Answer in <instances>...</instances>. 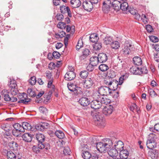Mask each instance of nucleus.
Instances as JSON below:
<instances>
[{
	"mask_svg": "<svg viewBox=\"0 0 159 159\" xmlns=\"http://www.w3.org/2000/svg\"><path fill=\"white\" fill-rule=\"evenodd\" d=\"M112 140L107 139L104 142L98 143L96 145V148L97 150L100 152H105L108 150L112 146Z\"/></svg>",
	"mask_w": 159,
	"mask_h": 159,
	"instance_id": "1",
	"label": "nucleus"
},
{
	"mask_svg": "<svg viewBox=\"0 0 159 159\" xmlns=\"http://www.w3.org/2000/svg\"><path fill=\"white\" fill-rule=\"evenodd\" d=\"M93 113V116L95 124L101 128L104 127L106 125L104 119L100 116L99 112Z\"/></svg>",
	"mask_w": 159,
	"mask_h": 159,
	"instance_id": "2",
	"label": "nucleus"
},
{
	"mask_svg": "<svg viewBox=\"0 0 159 159\" xmlns=\"http://www.w3.org/2000/svg\"><path fill=\"white\" fill-rule=\"evenodd\" d=\"M36 138L38 141V146L39 148L42 149L44 148L47 150L49 148V145L47 144L46 145H44V143L45 139V136L41 133L37 134L36 135Z\"/></svg>",
	"mask_w": 159,
	"mask_h": 159,
	"instance_id": "3",
	"label": "nucleus"
},
{
	"mask_svg": "<svg viewBox=\"0 0 159 159\" xmlns=\"http://www.w3.org/2000/svg\"><path fill=\"white\" fill-rule=\"evenodd\" d=\"M111 91L109 87L107 86H101L98 89V93L101 96L107 95L111 93Z\"/></svg>",
	"mask_w": 159,
	"mask_h": 159,
	"instance_id": "4",
	"label": "nucleus"
},
{
	"mask_svg": "<svg viewBox=\"0 0 159 159\" xmlns=\"http://www.w3.org/2000/svg\"><path fill=\"white\" fill-rule=\"evenodd\" d=\"M67 86L69 89L70 91L74 92V93L77 95L82 94V92L81 91V88L80 87H76V88L75 85L73 84L68 83Z\"/></svg>",
	"mask_w": 159,
	"mask_h": 159,
	"instance_id": "5",
	"label": "nucleus"
},
{
	"mask_svg": "<svg viewBox=\"0 0 159 159\" xmlns=\"http://www.w3.org/2000/svg\"><path fill=\"white\" fill-rule=\"evenodd\" d=\"M132 46L127 42H125L124 44V48H123L122 52L125 55L129 54L133 50Z\"/></svg>",
	"mask_w": 159,
	"mask_h": 159,
	"instance_id": "6",
	"label": "nucleus"
},
{
	"mask_svg": "<svg viewBox=\"0 0 159 159\" xmlns=\"http://www.w3.org/2000/svg\"><path fill=\"white\" fill-rule=\"evenodd\" d=\"M93 96V98L95 99H97L99 100V98L101 99V96L97 94V93H94ZM100 100L102 105V104L107 105L111 102V100L106 97H102Z\"/></svg>",
	"mask_w": 159,
	"mask_h": 159,
	"instance_id": "7",
	"label": "nucleus"
},
{
	"mask_svg": "<svg viewBox=\"0 0 159 159\" xmlns=\"http://www.w3.org/2000/svg\"><path fill=\"white\" fill-rule=\"evenodd\" d=\"M112 2L110 0H104L103 2L102 10L105 12L111 8Z\"/></svg>",
	"mask_w": 159,
	"mask_h": 159,
	"instance_id": "8",
	"label": "nucleus"
},
{
	"mask_svg": "<svg viewBox=\"0 0 159 159\" xmlns=\"http://www.w3.org/2000/svg\"><path fill=\"white\" fill-rule=\"evenodd\" d=\"M105 83L109 86V87L111 91V90L114 91L117 88L118 86V82H116V80L110 81L109 82H106V81H105Z\"/></svg>",
	"mask_w": 159,
	"mask_h": 159,
	"instance_id": "9",
	"label": "nucleus"
},
{
	"mask_svg": "<svg viewBox=\"0 0 159 159\" xmlns=\"http://www.w3.org/2000/svg\"><path fill=\"white\" fill-rule=\"evenodd\" d=\"M156 135L153 133H150V137L152 138V139H150V150L153 149V148L157 146V143L154 139Z\"/></svg>",
	"mask_w": 159,
	"mask_h": 159,
	"instance_id": "10",
	"label": "nucleus"
},
{
	"mask_svg": "<svg viewBox=\"0 0 159 159\" xmlns=\"http://www.w3.org/2000/svg\"><path fill=\"white\" fill-rule=\"evenodd\" d=\"M93 5L89 1H86L83 3V7L85 10L90 11L93 8Z\"/></svg>",
	"mask_w": 159,
	"mask_h": 159,
	"instance_id": "11",
	"label": "nucleus"
},
{
	"mask_svg": "<svg viewBox=\"0 0 159 159\" xmlns=\"http://www.w3.org/2000/svg\"><path fill=\"white\" fill-rule=\"evenodd\" d=\"M91 107L94 109L100 108L102 106V103L99 100L97 99L93 101L91 103Z\"/></svg>",
	"mask_w": 159,
	"mask_h": 159,
	"instance_id": "12",
	"label": "nucleus"
},
{
	"mask_svg": "<svg viewBox=\"0 0 159 159\" xmlns=\"http://www.w3.org/2000/svg\"><path fill=\"white\" fill-rule=\"evenodd\" d=\"M113 110V107L111 105L105 106L103 110V113L106 115H109L111 114Z\"/></svg>",
	"mask_w": 159,
	"mask_h": 159,
	"instance_id": "13",
	"label": "nucleus"
},
{
	"mask_svg": "<svg viewBox=\"0 0 159 159\" xmlns=\"http://www.w3.org/2000/svg\"><path fill=\"white\" fill-rule=\"evenodd\" d=\"M75 77V74L74 72L67 71L65 74L64 77L66 80H71Z\"/></svg>",
	"mask_w": 159,
	"mask_h": 159,
	"instance_id": "14",
	"label": "nucleus"
},
{
	"mask_svg": "<svg viewBox=\"0 0 159 159\" xmlns=\"http://www.w3.org/2000/svg\"><path fill=\"white\" fill-rule=\"evenodd\" d=\"M115 148L116 149L117 151H120L124 149V143L121 141H116L114 143Z\"/></svg>",
	"mask_w": 159,
	"mask_h": 159,
	"instance_id": "15",
	"label": "nucleus"
},
{
	"mask_svg": "<svg viewBox=\"0 0 159 159\" xmlns=\"http://www.w3.org/2000/svg\"><path fill=\"white\" fill-rule=\"evenodd\" d=\"M4 152L7 154V159H16V154L11 151H8L7 150H4Z\"/></svg>",
	"mask_w": 159,
	"mask_h": 159,
	"instance_id": "16",
	"label": "nucleus"
},
{
	"mask_svg": "<svg viewBox=\"0 0 159 159\" xmlns=\"http://www.w3.org/2000/svg\"><path fill=\"white\" fill-rule=\"evenodd\" d=\"M78 102L81 106L84 107L87 106L90 103L89 99L86 97L81 98L79 100Z\"/></svg>",
	"mask_w": 159,
	"mask_h": 159,
	"instance_id": "17",
	"label": "nucleus"
},
{
	"mask_svg": "<svg viewBox=\"0 0 159 159\" xmlns=\"http://www.w3.org/2000/svg\"><path fill=\"white\" fill-rule=\"evenodd\" d=\"M129 156V152L127 150L123 149L120 152V158L122 159H128Z\"/></svg>",
	"mask_w": 159,
	"mask_h": 159,
	"instance_id": "18",
	"label": "nucleus"
},
{
	"mask_svg": "<svg viewBox=\"0 0 159 159\" xmlns=\"http://www.w3.org/2000/svg\"><path fill=\"white\" fill-rule=\"evenodd\" d=\"M22 132H24L25 130L33 131V128L29 123L26 122H23L22 123Z\"/></svg>",
	"mask_w": 159,
	"mask_h": 159,
	"instance_id": "19",
	"label": "nucleus"
},
{
	"mask_svg": "<svg viewBox=\"0 0 159 159\" xmlns=\"http://www.w3.org/2000/svg\"><path fill=\"white\" fill-rule=\"evenodd\" d=\"M93 80L90 78L86 79L84 84V87L86 89H89L91 88L93 84Z\"/></svg>",
	"mask_w": 159,
	"mask_h": 159,
	"instance_id": "20",
	"label": "nucleus"
},
{
	"mask_svg": "<svg viewBox=\"0 0 159 159\" xmlns=\"http://www.w3.org/2000/svg\"><path fill=\"white\" fill-rule=\"evenodd\" d=\"M60 10L62 13H67L68 16L70 17L72 16L70 10L68 7L62 6L60 7Z\"/></svg>",
	"mask_w": 159,
	"mask_h": 159,
	"instance_id": "21",
	"label": "nucleus"
},
{
	"mask_svg": "<svg viewBox=\"0 0 159 159\" xmlns=\"http://www.w3.org/2000/svg\"><path fill=\"white\" fill-rule=\"evenodd\" d=\"M23 140L27 142H30L32 140L33 135L30 133H25L21 136Z\"/></svg>",
	"mask_w": 159,
	"mask_h": 159,
	"instance_id": "22",
	"label": "nucleus"
},
{
	"mask_svg": "<svg viewBox=\"0 0 159 159\" xmlns=\"http://www.w3.org/2000/svg\"><path fill=\"white\" fill-rule=\"evenodd\" d=\"M99 62L103 63L106 61L107 59V57L106 54L104 53H100L98 55Z\"/></svg>",
	"mask_w": 159,
	"mask_h": 159,
	"instance_id": "23",
	"label": "nucleus"
},
{
	"mask_svg": "<svg viewBox=\"0 0 159 159\" xmlns=\"http://www.w3.org/2000/svg\"><path fill=\"white\" fill-rule=\"evenodd\" d=\"M108 153L109 156L111 157V158L116 157L118 154L117 150L115 148L111 149L108 151Z\"/></svg>",
	"mask_w": 159,
	"mask_h": 159,
	"instance_id": "24",
	"label": "nucleus"
},
{
	"mask_svg": "<svg viewBox=\"0 0 159 159\" xmlns=\"http://www.w3.org/2000/svg\"><path fill=\"white\" fill-rule=\"evenodd\" d=\"M26 96L25 94L23 93V95L21 94L19 95V98L20 99V100L18 102L19 103H24L25 104H26L28 102L30 101V99H26Z\"/></svg>",
	"mask_w": 159,
	"mask_h": 159,
	"instance_id": "25",
	"label": "nucleus"
},
{
	"mask_svg": "<svg viewBox=\"0 0 159 159\" xmlns=\"http://www.w3.org/2000/svg\"><path fill=\"white\" fill-rule=\"evenodd\" d=\"M70 3L71 7L74 8L78 7L81 5V2L80 0H71Z\"/></svg>",
	"mask_w": 159,
	"mask_h": 159,
	"instance_id": "26",
	"label": "nucleus"
},
{
	"mask_svg": "<svg viewBox=\"0 0 159 159\" xmlns=\"http://www.w3.org/2000/svg\"><path fill=\"white\" fill-rule=\"evenodd\" d=\"M150 157L152 159H157L158 157L157 150L155 149L150 150Z\"/></svg>",
	"mask_w": 159,
	"mask_h": 159,
	"instance_id": "27",
	"label": "nucleus"
},
{
	"mask_svg": "<svg viewBox=\"0 0 159 159\" xmlns=\"http://www.w3.org/2000/svg\"><path fill=\"white\" fill-rule=\"evenodd\" d=\"M90 64L93 66H96L98 65L99 62L98 57L93 56L90 58Z\"/></svg>",
	"mask_w": 159,
	"mask_h": 159,
	"instance_id": "28",
	"label": "nucleus"
},
{
	"mask_svg": "<svg viewBox=\"0 0 159 159\" xmlns=\"http://www.w3.org/2000/svg\"><path fill=\"white\" fill-rule=\"evenodd\" d=\"M121 2L119 1H112L111 8H112L115 10L118 11L119 10L120 7Z\"/></svg>",
	"mask_w": 159,
	"mask_h": 159,
	"instance_id": "29",
	"label": "nucleus"
},
{
	"mask_svg": "<svg viewBox=\"0 0 159 159\" xmlns=\"http://www.w3.org/2000/svg\"><path fill=\"white\" fill-rule=\"evenodd\" d=\"M90 53V52L89 49L85 48L83 50L82 52V55L80 57L81 60L84 59L87 57Z\"/></svg>",
	"mask_w": 159,
	"mask_h": 159,
	"instance_id": "30",
	"label": "nucleus"
},
{
	"mask_svg": "<svg viewBox=\"0 0 159 159\" xmlns=\"http://www.w3.org/2000/svg\"><path fill=\"white\" fill-rule=\"evenodd\" d=\"M90 41L92 43L97 42L99 39L98 34L96 33L91 34L89 37Z\"/></svg>",
	"mask_w": 159,
	"mask_h": 159,
	"instance_id": "31",
	"label": "nucleus"
},
{
	"mask_svg": "<svg viewBox=\"0 0 159 159\" xmlns=\"http://www.w3.org/2000/svg\"><path fill=\"white\" fill-rule=\"evenodd\" d=\"M133 61L135 65L137 66H140L142 64V61L140 57H134Z\"/></svg>",
	"mask_w": 159,
	"mask_h": 159,
	"instance_id": "32",
	"label": "nucleus"
},
{
	"mask_svg": "<svg viewBox=\"0 0 159 159\" xmlns=\"http://www.w3.org/2000/svg\"><path fill=\"white\" fill-rule=\"evenodd\" d=\"M103 43L106 45L108 44H111V42L113 41L112 37L110 36H106L103 39Z\"/></svg>",
	"mask_w": 159,
	"mask_h": 159,
	"instance_id": "33",
	"label": "nucleus"
},
{
	"mask_svg": "<svg viewBox=\"0 0 159 159\" xmlns=\"http://www.w3.org/2000/svg\"><path fill=\"white\" fill-rule=\"evenodd\" d=\"M111 46L112 48L115 49H118L120 47L119 43L118 41H113L111 43Z\"/></svg>",
	"mask_w": 159,
	"mask_h": 159,
	"instance_id": "34",
	"label": "nucleus"
},
{
	"mask_svg": "<svg viewBox=\"0 0 159 159\" xmlns=\"http://www.w3.org/2000/svg\"><path fill=\"white\" fill-rule=\"evenodd\" d=\"M55 134L56 136L60 139H62L65 137L64 134L61 130H57L55 132Z\"/></svg>",
	"mask_w": 159,
	"mask_h": 159,
	"instance_id": "35",
	"label": "nucleus"
},
{
	"mask_svg": "<svg viewBox=\"0 0 159 159\" xmlns=\"http://www.w3.org/2000/svg\"><path fill=\"white\" fill-rule=\"evenodd\" d=\"M82 156L84 159H89L91 156V155L89 152L84 151L82 153Z\"/></svg>",
	"mask_w": 159,
	"mask_h": 159,
	"instance_id": "36",
	"label": "nucleus"
},
{
	"mask_svg": "<svg viewBox=\"0 0 159 159\" xmlns=\"http://www.w3.org/2000/svg\"><path fill=\"white\" fill-rule=\"evenodd\" d=\"M128 8V3L125 2L120 3V8L122 11H126Z\"/></svg>",
	"mask_w": 159,
	"mask_h": 159,
	"instance_id": "37",
	"label": "nucleus"
},
{
	"mask_svg": "<svg viewBox=\"0 0 159 159\" xmlns=\"http://www.w3.org/2000/svg\"><path fill=\"white\" fill-rule=\"evenodd\" d=\"M99 69L102 71H105L109 69V68L107 65L105 64H102L99 66Z\"/></svg>",
	"mask_w": 159,
	"mask_h": 159,
	"instance_id": "38",
	"label": "nucleus"
},
{
	"mask_svg": "<svg viewBox=\"0 0 159 159\" xmlns=\"http://www.w3.org/2000/svg\"><path fill=\"white\" fill-rule=\"evenodd\" d=\"M13 127L14 128V129L18 130L22 132L21 130L22 128V124L21 125L19 123H16L13 125Z\"/></svg>",
	"mask_w": 159,
	"mask_h": 159,
	"instance_id": "39",
	"label": "nucleus"
},
{
	"mask_svg": "<svg viewBox=\"0 0 159 159\" xmlns=\"http://www.w3.org/2000/svg\"><path fill=\"white\" fill-rule=\"evenodd\" d=\"M27 93L30 96L32 97H35L36 95L35 93L31 89H28L27 90Z\"/></svg>",
	"mask_w": 159,
	"mask_h": 159,
	"instance_id": "40",
	"label": "nucleus"
},
{
	"mask_svg": "<svg viewBox=\"0 0 159 159\" xmlns=\"http://www.w3.org/2000/svg\"><path fill=\"white\" fill-rule=\"evenodd\" d=\"M83 46V42L82 39H80L77 43V44L76 46L77 50H79V49L82 47Z\"/></svg>",
	"mask_w": 159,
	"mask_h": 159,
	"instance_id": "41",
	"label": "nucleus"
},
{
	"mask_svg": "<svg viewBox=\"0 0 159 159\" xmlns=\"http://www.w3.org/2000/svg\"><path fill=\"white\" fill-rule=\"evenodd\" d=\"M102 45L101 43H96L94 44L93 48L95 50H99L101 48Z\"/></svg>",
	"mask_w": 159,
	"mask_h": 159,
	"instance_id": "42",
	"label": "nucleus"
},
{
	"mask_svg": "<svg viewBox=\"0 0 159 159\" xmlns=\"http://www.w3.org/2000/svg\"><path fill=\"white\" fill-rule=\"evenodd\" d=\"M12 132L13 135L16 137H20L21 136L20 133V132H21V131H19L18 130L13 129L12 130Z\"/></svg>",
	"mask_w": 159,
	"mask_h": 159,
	"instance_id": "43",
	"label": "nucleus"
},
{
	"mask_svg": "<svg viewBox=\"0 0 159 159\" xmlns=\"http://www.w3.org/2000/svg\"><path fill=\"white\" fill-rule=\"evenodd\" d=\"M42 130L44 129H47L49 127L48 123L46 122H41L40 123Z\"/></svg>",
	"mask_w": 159,
	"mask_h": 159,
	"instance_id": "44",
	"label": "nucleus"
},
{
	"mask_svg": "<svg viewBox=\"0 0 159 159\" xmlns=\"http://www.w3.org/2000/svg\"><path fill=\"white\" fill-rule=\"evenodd\" d=\"M63 152L65 155H70L71 153L70 148L68 147H65Z\"/></svg>",
	"mask_w": 159,
	"mask_h": 159,
	"instance_id": "45",
	"label": "nucleus"
},
{
	"mask_svg": "<svg viewBox=\"0 0 159 159\" xmlns=\"http://www.w3.org/2000/svg\"><path fill=\"white\" fill-rule=\"evenodd\" d=\"M155 130L159 132V123L156 124L154 125V129H153L152 128L150 127V131L154 132Z\"/></svg>",
	"mask_w": 159,
	"mask_h": 159,
	"instance_id": "46",
	"label": "nucleus"
},
{
	"mask_svg": "<svg viewBox=\"0 0 159 159\" xmlns=\"http://www.w3.org/2000/svg\"><path fill=\"white\" fill-rule=\"evenodd\" d=\"M88 72L87 71H81L80 74V76L83 79H85L87 76Z\"/></svg>",
	"mask_w": 159,
	"mask_h": 159,
	"instance_id": "47",
	"label": "nucleus"
},
{
	"mask_svg": "<svg viewBox=\"0 0 159 159\" xmlns=\"http://www.w3.org/2000/svg\"><path fill=\"white\" fill-rule=\"evenodd\" d=\"M57 27L61 29H65L66 27L65 23L63 22H59L57 25Z\"/></svg>",
	"mask_w": 159,
	"mask_h": 159,
	"instance_id": "48",
	"label": "nucleus"
},
{
	"mask_svg": "<svg viewBox=\"0 0 159 159\" xmlns=\"http://www.w3.org/2000/svg\"><path fill=\"white\" fill-rule=\"evenodd\" d=\"M39 111L43 114H46L47 112V109L44 107L41 106L39 108Z\"/></svg>",
	"mask_w": 159,
	"mask_h": 159,
	"instance_id": "49",
	"label": "nucleus"
},
{
	"mask_svg": "<svg viewBox=\"0 0 159 159\" xmlns=\"http://www.w3.org/2000/svg\"><path fill=\"white\" fill-rule=\"evenodd\" d=\"M144 24H146L148 22V19L146 17L145 15L142 14L141 16V19Z\"/></svg>",
	"mask_w": 159,
	"mask_h": 159,
	"instance_id": "50",
	"label": "nucleus"
},
{
	"mask_svg": "<svg viewBox=\"0 0 159 159\" xmlns=\"http://www.w3.org/2000/svg\"><path fill=\"white\" fill-rule=\"evenodd\" d=\"M10 92L12 95H16L18 93V91L17 88H11L10 90Z\"/></svg>",
	"mask_w": 159,
	"mask_h": 159,
	"instance_id": "51",
	"label": "nucleus"
},
{
	"mask_svg": "<svg viewBox=\"0 0 159 159\" xmlns=\"http://www.w3.org/2000/svg\"><path fill=\"white\" fill-rule=\"evenodd\" d=\"M17 84L15 80H12L10 82V87L11 89L16 88Z\"/></svg>",
	"mask_w": 159,
	"mask_h": 159,
	"instance_id": "52",
	"label": "nucleus"
},
{
	"mask_svg": "<svg viewBox=\"0 0 159 159\" xmlns=\"http://www.w3.org/2000/svg\"><path fill=\"white\" fill-rule=\"evenodd\" d=\"M150 40L154 43H156L158 42V38L154 36H150Z\"/></svg>",
	"mask_w": 159,
	"mask_h": 159,
	"instance_id": "53",
	"label": "nucleus"
},
{
	"mask_svg": "<svg viewBox=\"0 0 159 159\" xmlns=\"http://www.w3.org/2000/svg\"><path fill=\"white\" fill-rule=\"evenodd\" d=\"M36 79L35 77H32L29 80V83L31 85H34L36 82Z\"/></svg>",
	"mask_w": 159,
	"mask_h": 159,
	"instance_id": "54",
	"label": "nucleus"
},
{
	"mask_svg": "<svg viewBox=\"0 0 159 159\" xmlns=\"http://www.w3.org/2000/svg\"><path fill=\"white\" fill-rule=\"evenodd\" d=\"M127 78V75H122L119 79V84H122L124 80H125Z\"/></svg>",
	"mask_w": 159,
	"mask_h": 159,
	"instance_id": "55",
	"label": "nucleus"
},
{
	"mask_svg": "<svg viewBox=\"0 0 159 159\" xmlns=\"http://www.w3.org/2000/svg\"><path fill=\"white\" fill-rule=\"evenodd\" d=\"M39 149H41L40 148H39V146L37 147L36 146H34L32 147V150L33 152L36 153H38L39 152Z\"/></svg>",
	"mask_w": 159,
	"mask_h": 159,
	"instance_id": "56",
	"label": "nucleus"
},
{
	"mask_svg": "<svg viewBox=\"0 0 159 159\" xmlns=\"http://www.w3.org/2000/svg\"><path fill=\"white\" fill-rule=\"evenodd\" d=\"M94 66L92 64H90L87 67L86 69L88 71H91L93 70Z\"/></svg>",
	"mask_w": 159,
	"mask_h": 159,
	"instance_id": "57",
	"label": "nucleus"
},
{
	"mask_svg": "<svg viewBox=\"0 0 159 159\" xmlns=\"http://www.w3.org/2000/svg\"><path fill=\"white\" fill-rule=\"evenodd\" d=\"M53 56L56 58H58L60 57V54L58 52H54L52 53Z\"/></svg>",
	"mask_w": 159,
	"mask_h": 159,
	"instance_id": "58",
	"label": "nucleus"
},
{
	"mask_svg": "<svg viewBox=\"0 0 159 159\" xmlns=\"http://www.w3.org/2000/svg\"><path fill=\"white\" fill-rule=\"evenodd\" d=\"M141 74H147L148 72V70L145 66L143 67L141 69Z\"/></svg>",
	"mask_w": 159,
	"mask_h": 159,
	"instance_id": "59",
	"label": "nucleus"
},
{
	"mask_svg": "<svg viewBox=\"0 0 159 159\" xmlns=\"http://www.w3.org/2000/svg\"><path fill=\"white\" fill-rule=\"evenodd\" d=\"M136 69H137V67L136 66H132L130 68V71L132 74L135 75Z\"/></svg>",
	"mask_w": 159,
	"mask_h": 159,
	"instance_id": "60",
	"label": "nucleus"
},
{
	"mask_svg": "<svg viewBox=\"0 0 159 159\" xmlns=\"http://www.w3.org/2000/svg\"><path fill=\"white\" fill-rule=\"evenodd\" d=\"M11 98L9 95L7 94H5L4 96V99L6 101H10Z\"/></svg>",
	"mask_w": 159,
	"mask_h": 159,
	"instance_id": "61",
	"label": "nucleus"
},
{
	"mask_svg": "<svg viewBox=\"0 0 159 159\" xmlns=\"http://www.w3.org/2000/svg\"><path fill=\"white\" fill-rule=\"evenodd\" d=\"M63 16L62 14H57V19L58 20H61L63 18Z\"/></svg>",
	"mask_w": 159,
	"mask_h": 159,
	"instance_id": "62",
	"label": "nucleus"
},
{
	"mask_svg": "<svg viewBox=\"0 0 159 159\" xmlns=\"http://www.w3.org/2000/svg\"><path fill=\"white\" fill-rule=\"evenodd\" d=\"M35 129L37 130L42 131V129L40 124L36 125L35 126Z\"/></svg>",
	"mask_w": 159,
	"mask_h": 159,
	"instance_id": "63",
	"label": "nucleus"
},
{
	"mask_svg": "<svg viewBox=\"0 0 159 159\" xmlns=\"http://www.w3.org/2000/svg\"><path fill=\"white\" fill-rule=\"evenodd\" d=\"M152 46H153V48L154 49L157 51H159V45L156 44L154 45L153 44Z\"/></svg>",
	"mask_w": 159,
	"mask_h": 159,
	"instance_id": "64",
	"label": "nucleus"
}]
</instances>
